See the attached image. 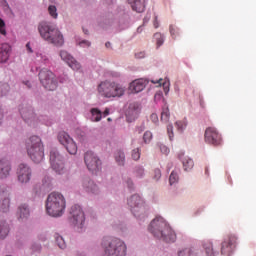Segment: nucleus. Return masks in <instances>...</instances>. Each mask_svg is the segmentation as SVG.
I'll list each match as a JSON object with an SVG mask.
<instances>
[{"label": "nucleus", "instance_id": "f257e3e1", "mask_svg": "<svg viewBox=\"0 0 256 256\" xmlns=\"http://www.w3.org/2000/svg\"><path fill=\"white\" fill-rule=\"evenodd\" d=\"M148 230L154 237L165 241V243H175L177 241V234L163 217H156L150 223Z\"/></svg>", "mask_w": 256, "mask_h": 256}, {"label": "nucleus", "instance_id": "f03ea898", "mask_svg": "<svg viewBox=\"0 0 256 256\" xmlns=\"http://www.w3.org/2000/svg\"><path fill=\"white\" fill-rule=\"evenodd\" d=\"M67 201L65 196L59 192H52L46 200V213L50 217H61L65 213Z\"/></svg>", "mask_w": 256, "mask_h": 256}, {"label": "nucleus", "instance_id": "7ed1b4c3", "mask_svg": "<svg viewBox=\"0 0 256 256\" xmlns=\"http://www.w3.org/2000/svg\"><path fill=\"white\" fill-rule=\"evenodd\" d=\"M104 256H126L127 244L119 238L104 237L102 239Z\"/></svg>", "mask_w": 256, "mask_h": 256}, {"label": "nucleus", "instance_id": "20e7f679", "mask_svg": "<svg viewBox=\"0 0 256 256\" xmlns=\"http://www.w3.org/2000/svg\"><path fill=\"white\" fill-rule=\"evenodd\" d=\"M98 95L104 99H115L125 95V87L117 82L105 80L97 86Z\"/></svg>", "mask_w": 256, "mask_h": 256}, {"label": "nucleus", "instance_id": "39448f33", "mask_svg": "<svg viewBox=\"0 0 256 256\" xmlns=\"http://www.w3.org/2000/svg\"><path fill=\"white\" fill-rule=\"evenodd\" d=\"M38 31L42 39L48 41V43H52V45L61 47L63 43H65L61 31H59V29H57L55 26L49 25L47 22L40 23L38 26Z\"/></svg>", "mask_w": 256, "mask_h": 256}, {"label": "nucleus", "instance_id": "423d86ee", "mask_svg": "<svg viewBox=\"0 0 256 256\" xmlns=\"http://www.w3.org/2000/svg\"><path fill=\"white\" fill-rule=\"evenodd\" d=\"M27 153L32 161H41L45 157V146L39 136H32L26 142Z\"/></svg>", "mask_w": 256, "mask_h": 256}, {"label": "nucleus", "instance_id": "0eeeda50", "mask_svg": "<svg viewBox=\"0 0 256 256\" xmlns=\"http://www.w3.org/2000/svg\"><path fill=\"white\" fill-rule=\"evenodd\" d=\"M39 80L47 91H55L57 89V79H55V74L51 70L47 68L40 70Z\"/></svg>", "mask_w": 256, "mask_h": 256}, {"label": "nucleus", "instance_id": "6e6552de", "mask_svg": "<svg viewBox=\"0 0 256 256\" xmlns=\"http://www.w3.org/2000/svg\"><path fill=\"white\" fill-rule=\"evenodd\" d=\"M70 221L74 227H77V229H81L85 226V212H83V209L79 205H74L70 209Z\"/></svg>", "mask_w": 256, "mask_h": 256}, {"label": "nucleus", "instance_id": "1a4fd4ad", "mask_svg": "<svg viewBox=\"0 0 256 256\" xmlns=\"http://www.w3.org/2000/svg\"><path fill=\"white\" fill-rule=\"evenodd\" d=\"M58 141L63 145L70 155L77 154V144L65 131L58 133Z\"/></svg>", "mask_w": 256, "mask_h": 256}, {"label": "nucleus", "instance_id": "9d476101", "mask_svg": "<svg viewBox=\"0 0 256 256\" xmlns=\"http://www.w3.org/2000/svg\"><path fill=\"white\" fill-rule=\"evenodd\" d=\"M128 206L135 217H139V213H145V205L141 196L134 194L128 199Z\"/></svg>", "mask_w": 256, "mask_h": 256}, {"label": "nucleus", "instance_id": "9b49d317", "mask_svg": "<svg viewBox=\"0 0 256 256\" xmlns=\"http://www.w3.org/2000/svg\"><path fill=\"white\" fill-rule=\"evenodd\" d=\"M204 139L208 145H214V147H218V145L223 144V138L221 137V134H219V131L213 127L206 129Z\"/></svg>", "mask_w": 256, "mask_h": 256}, {"label": "nucleus", "instance_id": "f8f14e48", "mask_svg": "<svg viewBox=\"0 0 256 256\" xmlns=\"http://www.w3.org/2000/svg\"><path fill=\"white\" fill-rule=\"evenodd\" d=\"M20 115L22 119L30 125V127H35L37 123H39V117L35 115V112L33 111V108L25 106L20 109Z\"/></svg>", "mask_w": 256, "mask_h": 256}, {"label": "nucleus", "instance_id": "ddd939ff", "mask_svg": "<svg viewBox=\"0 0 256 256\" xmlns=\"http://www.w3.org/2000/svg\"><path fill=\"white\" fill-rule=\"evenodd\" d=\"M9 190L5 186H0V211L7 213L11 207V198H9Z\"/></svg>", "mask_w": 256, "mask_h": 256}, {"label": "nucleus", "instance_id": "4468645a", "mask_svg": "<svg viewBox=\"0 0 256 256\" xmlns=\"http://www.w3.org/2000/svg\"><path fill=\"white\" fill-rule=\"evenodd\" d=\"M17 177L20 183H29V181H31V168L21 163L17 169Z\"/></svg>", "mask_w": 256, "mask_h": 256}, {"label": "nucleus", "instance_id": "2eb2a0df", "mask_svg": "<svg viewBox=\"0 0 256 256\" xmlns=\"http://www.w3.org/2000/svg\"><path fill=\"white\" fill-rule=\"evenodd\" d=\"M60 57L62 61H65V63L73 69V71H79V69H81V64L77 62V60H75V58H73V56H71L67 51H60Z\"/></svg>", "mask_w": 256, "mask_h": 256}, {"label": "nucleus", "instance_id": "dca6fc26", "mask_svg": "<svg viewBox=\"0 0 256 256\" xmlns=\"http://www.w3.org/2000/svg\"><path fill=\"white\" fill-rule=\"evenodd\" d=\"M237 243V237L235 235H230L223 243L221 248L222 255H231L233 247Z\"/></svg>", "mask_w": 256, "mask_h": 256}, {"label": "nucleus", "instance_id": "f3484780", "mask_svg": "<svg viewBox=\"0 0 256 256\" xmlns=\"http://www.w3.org/2000/svg\"><path fill=\"white\" fill-rule=\"evenodd\" d=\"M141 111L140 105L137 102H132L129 104L128 109L126 110V117L128 121H135L139 112Z\"/></svg>", "mask_w": 256, "mask_h": 256}, {"label": "nucleus", "instance_id": "a211bd4d", "mask_svg": "<svg viewBox=\"0 0 256 256\" xmlns=\"http://www.w3.org/2000/svg\"><path fill=\"white\" fill-rule=\"evenodd\" d=\"M146 85L147 82L143 79L134 80L129 86V91L132 93H141V91L145 89Z\"/></svg>", "mask_w": 256, "mask_h": 256}, {"label": "nucleus", "instance_id": "6ab92c4d", "mask_svg": "<svg viewBox=\"0 0 256 256\" xmlns=\"http://www.w3.org/2000/svg\"><path fill=\"white\" fill-rule=\"evenodd\" d=\"M11 53V46L7 43L0 44V63H7Z\"/></svg>", "mask_w": 256, "mask_h": 256}, {"label": "nucleus", "instance_id": "aec40b11", "mask_svg": "<svg viewBox=\"0 0 256 256\" xmlns=\"http://www.w3.org/2000/svg\"><path fill=\"white\" fill-rule=\"evenodd\" d=\"M83 188L86 193H93L97 194L99 193V187L95 185V182L93 180L87 178L83 180Z\"/></svg>", "mask_w": 256, "mask_h": 256}, {"label": "nucleus", "instance_id": "412c9836", "mask_svg": "<svg viewBox=\"0 0 256 256\" xmlns=\"http://www.w3.org/2000/svg\"><path fill=\"white\" fill-rule=\"evenodd\" d=\"M11 173V164L7 161H0V179H7Z\"/></svg>", "mask_w": 256, "mask_h": 256}, {"label": "nucleus", "instance_id": "4be33fe9", "mask_svg": "<svg viewBox=\"0 0 256 256\" xmlns=\"http://www.w3.org/2000/svg\"><path fill=\"white\" fill-rule=\"evenodd\" d=\"M129 3L136 13H143L145 11V0H130Z\"/></svg>", "mask_w": 256, "mask_h": 256}, {"label": "nucleus", "instance_id": "5701e85b", "mask_svg": "<svg viewBox=\"0 0 256 256\" xmlns=\"http://www.w3.org/2000/svg\"><path fill=\"white\" fill-rule=\"evenodd\" d=\"M31 215V210L27 204H21L18 207L17 216L19 219H27Z\"/></svg>", "mask_w": 256, "mask_h": 256}, {"label": "nucleus", "instance_id": "b1692460", "mask_svg": "<svg viewBox=\"0 0 256 256\" xmlns=\"http://www.w3.org/2000/svg\"><path fill=\"white\" fill-rule=\"evenodd\" d=\"M9 235V225L0 217V239H5Z\"/></svg>", "mask_w": 256, "mask_h": 256}, {"label": "nucleus", "instance_id": "393cba45", "mask_svg": "<svg viewBox=\"0 0 256 256\" xmlns=\"http://www.w3.org/2000/svg\"><path fill=\"white\" fill-rule=\"evenodd\" d=\"M90 113H91V121H93L94 123H99V121L103 119V112H101L99 108H92L90 110Z\"/></svg>", "mask_w": 256, "mask_h": 256}, {"label": "nucleus", "instance_id": "a878e982", "mask_svg": "<svg viewBox=\"0 0 256 256\" xmlns=\"http://www.w3.org/2000/svg\"><path fill=\"white\" fill-rule=\"evenodd\" d=\"M203 248L207 256H215L217 252L213 249V242L207 240L203 243Z\"/></svg>", "mask_w": 256, "mask_h": 256}, {"label": "nucleus", "instance_id": "bb28decb", "mask_svg": "<svg viewBox=\"0 0 256 256\" xmlns=\"http://www.w3.org/2000/svg\"><path fill=\"white\" fill-rule=\"evenodd\" d=\"M87 169L91 171V173H97L101 167V162L97 161H87L86 162Z\"/></svg>", "mask_w": 256, "mask_h": 256}, {"label": "nucleus", "instance_id": "cd10ccee", "mask_svg": "<svg viewBox=\"0 0 256 256\" xmlns=\"http://www.w3.org/2000/svg\"><path fill=\"white\" fill-rule=\"evenodd\" d=\"M51 167L53 171L61 175V173H63V169H65V164H63V162L53 161L51 162Z\"/></svg>", "mask_w": 256, "mask_h": 256}, {"label": "nucleus", "instance_id": "c85d7f7f", "mask_svg": "<svg viewBox=\"0 0 256 256\" xmlns=\"http://www.w3.org/2000/svg\"><path fill=\"white\" fill-rule=\"evenodd\" d=\"M11 87L5 82H0V97H3L9 93Z\"/></svg>", "mask_w": 256, "mask_h": 256}, {"label": "nucleus", "instance_id": "c756f323", "mask_svg": "<svg viewBox=\"0 0 256 256\" xmlns=\"http://www.w3.org/2000/svg\"><path fill=\"white\" fill-rule=\"evenodd\" d=\"M61 159V154L56 148L50 150V161H59Z\"/></svg>", "mask_w": 256, "mask_h": 256}, {"label": "nucleus", "instance_id": "7c9ffc66", "mask_svg": "<svg viewBox=\"0 0 256 256\" xmlns=\"http://www.w3.org/2000/svg\"><path fill=\"white\" fill-rule=\"evenodd\" d=\"M169 117H171V113L169 112V108H163L161 113V121L164 123H169Z\"/></svg>", "mask_w": 256, "mask_h": 256}, {"label": "nucleus", "instance_id": "2f4dec72", "mask_svg": "<svg viewBox=\"0 0 256 256\" xmlns=\"http://www.w3.org/2000/svg\"><path fill=\"white\" fill-rule=\"evenodd\" d=\"M84 161H99V158L93 153V151H87L84 154Z\"/></svg>", "mask_w": 256, "mask_h": 256}, {"label": "nucleus", "instance_id": "473e14b6", "mask_svg": "<svg viewBox=\"0 0 256 256\" xmlns=\"http://www.w3.org/2000/svg\"><path fill=\"white\" fill-rule=\"evenodd\" d=\"M178 256H196L195 252L191 248H184L178 252Z\"/></svg>", "mask_w": 256, "mask_h": 256}, {"label": "nucleus", "instance_id": "72a5a7b5", "mask_svg": "<svg viewBox=\"0 0 256 256\" xmlns=\"http://www.w3.org/2000/svg\"><path fill=\"white\" fill-rule=\"evenodd\" d=\"M55 240L60 249H65V247H67V244H65V240L61 235L55 234Z\"/></svg>", "mask_w": 256, "mask_h": 256}, {"label": "nucleus", "instance_id": "f704fd0d", "mask_svg": "<svg viewBox=\"0 0 256 256\" xmlns=\"http://www.w3.org/2000/svg\"><path fill=\"white\" fill-rule=\"evenodd\" d=\"M169 31H170V35H171L172 39H177V37H179V29L177 26H175L173 24L170 25Z\"/></svg>", "mask_w": 256, "mask_h": 256}, {"label": "nucleus", "instance_id": "c9c22d12", "mask_svg": "<svg viewBox=\"0 0 256 256\" xmlns=\"http://www.w3.org/2000/svg\"><path fill=\"white\" fill-rule=\"evenodd\" d=\"M48 13L53 19H57V17L59 16V14L57 13V7L55 5H50L48 7Z\"/></svg>", "mask_w": 256, "mask_h": 256}, {"label": "nucleus", "instance_id": "e433bc0d", "mask_svg": "<svg viewBox=\"0 0 256 256\" xmlns=\"http://www.w3.org/2000/svg\"><path fill=\"white\" fill-rule=\"evenodd\" d=\"M177 181H179V175L177 174V172L172 171L169 178L170 185H175Z\"/></svg>", "mask_w": 256, "mask_h": 256}, {"label": "nucleus", "instance_id": "4c0bfd02", "mask_svg": "<svg viewBox=\"0 0 256 256\" xmlns=\"http://www.w3.org/2000/svg\"><path fill=\"white\" fill-rule=\"evenodd\" d=\"M154 37L156 39V45L157 47H161L164 43L163 35L161 33L154 34Z\"/></svg>", "mask_w": 256, "mask_h": 256}, {"label": "nucleus", "instance_id": "58836bf2", "mask_svg": "<svg viewBox=\"0 0 256 256\" xmlns=\"http://www.w3.org/2000/svg\"><path fill=\"white\" fill-rule=\"evenodd\" d=\"M151 139H153V134L150 131H146L143 135L144 143H151Z\"/></svg>", "mask_w": 256, "mask_h": 256}, {"label": "nucleus", "instance_id": "ea45409f", "mask_svg": "<svg viewBox=\"0 0 256 256\" xmlns=\"http://www.w3.org/2000/svg\"><path fill=\"white\" fill-rule=\"evenodd\" d=\"M132 159H133L134 161H139V159H141V152H139V148L134 149V150L132 151Z\"/></svg>", "mask_w": 256, "mask_h": 256}, {"label": "nucleus", "instance_id": "a19ab883", "mask_svg": "<svg viewBox=\"0 0 256 256\" xmlns=\"http://www.w3.org/2000/svg\"><path fill=\"white\" fill-rule=\"evenodd\" d=\"M167 134L170 141H173V138L175 137V134L173 133V125L169 124L167 126Z\"/></svg>", "mask_w": 256, "mask_h": 256}, {"label": "nucleus", "instance_id": "79ce46f5", "mask_svg": "<svg viewBox=\"0 0 256 256\" xmlns=\"http://www.w3.org/2000/svg\"><path fill=\"white\" fill-rule=\"evenodd\" d=\"M116 161H125V153L118 151L115 154Z\"/></svg>", "mask_w": 256, "mask_h": 256}, {"label": "nucleus", "instance_id": "37998d69", "mask_svg": "<svg viewBox=\"0 0 256 256\" xmlns=\"http://www.w3.org/2000/svg\"><path fill=\"white\" fill-rule=\"evenodd\" d=\"M184 171H189L193 169V161H185L183 162Z\"/></svg>", "mask_w": 256, "mask_h": 256}, {"label": "nucleus", "instance_id": "c03bdc74", "mask_svg": "<svg viewBox=\"0 0 256 256\" xmlns=\"http://www.w3.org/2000/svg\"><path fill=\"white\" fill-rule=\"evenodd\" d=\"M152 83H154L155 85H157V87H161V85H163V87H167V85H169V83H167V81L163 80V79H159L158 81H153Z\"/></svg>", "mask_w": 256, "mask_h": 256}, {"label": "nucleus", "instance_id": "a18cd8bd", "mask_svg": "<svg viewBox=\"0 0 256 256\" xmlns=\"http://www.w3.org/2000/svg\"><path fill=\"white\" fill-rule=\"evenodd\" d=\"M175 126L177 127L178 131H183L186 127V124L183 121H177Z\"/></svg>", "mask_w": 256, "mask_h": 256}, {"label": "nucleus", "instance_id": "49530a36", "mask_svg": "<svg viewBox=\"0 0 256 256\" xmlns=\"http://www.w3.org/2000/svg\"><path fill=\"white\" fill-rule=\"evenodd\" d=\"M0 33L1 35H7V31L5 30V21L0 18Z\"/></svg>", "mask_w": 256, "mask_h": 256}, {"label": "nucleus", "instance_id": "de8ad7c7", "mask_svg": "<svg viewBox=\"0 0 256 256\" xmlns=\"http://www.w3.org/2000/svg\"><path fill=\"white\" fill-rule=\"evenodd\" d=\"M160 151L163 155H168L170 153L169 147L163 144L160 145Z\"/></svg>", "mask_w": 256, "mask_h": 256}, {"label": "nucleus", "instance_id": "09e8293b", "mask_svg": "<svg viewBox=\"0 0 256 256\" xmlns=\"http://www.w3.org/2000/svg\"><path fill=\"white\" fill-rule=\"evenodd\" d=\"M154 179L155 181H159L161 179V170L159 169L154 170Z\"/></svg>", "mask_w": 256, "mask_h": 256}, {"label": "nucleus", "instance_id": "8fccbe9b", "mask_svg": "<svg viewBox=\"0 0 256 256\" xmlns=\"http://www.w3.org/2000/svg\"><path fill=\"white\" fill-rule=\"evenodd\" d=\"M150 119H151L152 123H158L159 122V116H157L156 113L151 114Z\"/></svg>", "mask_w": 256, "mask_h": 256}, {"label": "nucleus", "instance_id": "3c124183", "mask_svg": "<svg viewBox=\"0 0 256 256\" xmlns=\"http://www.w3.org/2000/svg\"><path fill=\"white\" fill-rule=\"evenodd\" d=\"M136 59H143L145 58V52H139L135 54Z\"/></svg>", "mask_w": 256, "mask_h": 256}, {"label": "nucleus", "instance_id": "603ef678", "mask_svg": "<svg viewBox=\"0 0 256 256\" xmlns=\"http://www.w3.org/2000/svg\"><path fill=\"white\" fill-rule=\"evenodd\" d=\"M26 49H27L28 53H33V49L31 48V43L28 42L26 44Z\"/></svg>", "mask_w": 256, "mask_h": 256}, {"label": "nucleus", "instance_id": "864d4df0", "mask_svg": "<svg viewBox=\"0 0 256 256\" xmlns=\"http://www.w3.org/2000/svg\"><path fill=\"white\" fill-rule=\"evenodd\" d=\"M110 110L109 108H105L104 112H102V117H107V115H109Z\"/></svg>", "mask_w": 256, "mask_h": 256}, {"label": "nucleus", "instance_id": "5fc2aeb1", "mask_svg": "<svg viewBox=\"0 0 256 256\" xmlns=\"http://www.w3.org/2000/svg\"><path fill=\"white\" fill-rule=\"evenodd\" d=\"M115 0H104L105 5H113Z\"/></svg>", "mask_w": 256, "mask_h": 256}, {"label": "nucleus", "instance_id": "6e6d98bb", "mask_svg": "<svg viewBox=\"0 0 256 256\" xmlns=\"http://www.w3.org/2000/svg\"><path fill=\"white\" fill-rule=\"evenodd\" d=\"M183 157H185V152L181 151L179 154H178V159H184Z\"/></svg>", "mask_w": 256, "mask_h": 256}, {"label": "nucleus", "instance_id": "4d7b16f0", "mask_svg": "<svg viewBox=\"0 0 256 256\" xmlns=\"http://www.w3.org/2000/svg\"><path fill=\"white\" fill-rule=\"evenodd\" d=\"M37 57H41L43 61H47V56H43V54H37Z\"/></svg>", "mask_w": 256, "mask_h": 256}, {"label": "nucleus", "instance_id": "13d9d810", "mask_svg": "<svg viewBox=\"0 0 256 256\" xmlns=\"http://www.w3.org/2000/svg\"><path fill=\"white\" fill-rule=\"evenodd\" d=\"M83 43H85V45H87V47L91 46V42H89V41H82L81 45H83Z\"/></svg>", "mask_w": 256, "mask_h": 256}, {"label": "nucleus", "instance_id": "bf43d9fd", "mask_svg": "<svg viewBox=\"0 0 256 256\" xmlns=\"http://www.w3.org/2000/svg\"><path fill=\"white\" fill-rule=\"evenodd\" d=\"M132 185H133V182H132L131 180H129V181H128V187H129V189H131Z\"/></svg>", "mask_w": 256, "mask_h": 256}, {"label": "nucleus", "instance_id": "052dcab7", "mask_svg": "<svg viewBox=\"0 0 256 256\" xmlns=\"http://www.w3.org/2000/svg\"><path fill=\"white\" fill-rule=\"evenodd\" d=\"M154 27H155V29L159 28V22L155 21L154 22Z\"/></svg>", "mask_w": 256, "mask_h": 256}, {"label": "nucleus", "instance_id": "680f3d73", "mask_svg": "<svg viewBox=\"0 0 256 256\" xmlns=\"http://www.w3.org/2000/svg\"><path fill=\"white\" fill-rule=\"evenodd\" d=\"M105 47H107V49H109V47H111V42H106Z\"/></svg>", "mask_w": 256, "mask_h": 256}, {"label": "nucleus", "instance_id": "e2e57ef3", "mask_svg": "<svg viewBox=\"0 0 256 256\" xmlns=\"http://www.w3.org/2000/svg\"><path fill=\"white\" fill-rule=\"evenodd\" d=\"M1 121H3V113L1 112V109H0V123Z\"/></svg>", "mask_w": 256, "mask_h": 256}, {"label": "nucleus", "instance_id": "0e129e2a", "mask_svg": "<svg viewBox=\"0 0 256 256\" xmlns=\"http://www.w3.org/2000/svg\"><path fill=\"white\" fill-rule=\"evenodd\" d=\"M27 87H31V83L26 82Z\"/></svg>", "mask_w": 256, "mask_h": 256}, {"label": "nucleus", "instance_id": "69168bd1", "mask_svg": "<svg viewBox=\"0 0 256 256\" xmlns=\"http://www.w3.org/2000/svg\"><path fill=\"white\" fill-rule=\"evenodd\" d=\"M205 173H206V175H208V173H209V170L207 168L205 170Z\"/></svg>", "mask_w": 256, "mask_h": 256}, {"label": "nucleus", "instance_id": "338daca9", "mask_svg": "<svg viewBox=\"0 0 256 256\" xmlns=\"http://www.w3.org/2000/svg\"><path fill=\"white\" fill-rule=\"evenodd\" d=\"M83 31H84V33L87 35L88 31H87V30H85V29H83Z\"/></svg>", "mask_w": 256, "mask_h": 256}, {"label": "nucleus", "instance_id": "774afa93", "mask_svg": "<svg viewBox=\"0 0 256 256\" xmlns=\"http://www.w3.org/2000/svg\"><path fill=\"white\" fill-rule=\"evenodd\" d=\"M107 121H111V118H108Z\"/></svg>", "mask_w": 256, "mask_h": 256}]
</instances>
